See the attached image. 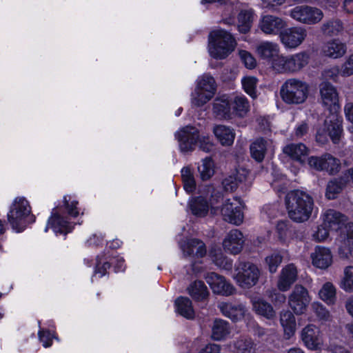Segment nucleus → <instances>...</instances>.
I'll return each mask as SVG.
<instances>
[{"label": "nucleus", "mask_w": 353, "mask_h": 353, "mask_svg": "<svg viewBox=\"0 0 353 353\" xmlns=\"http://www.w3.org/2000/svg\"><path fill=\"white\" fill-rule=\"evenodd\" d=\"M285 204L289 217L297 223L307 221L314 208L312 197L301 190L289 192L285 198Z\"/></svg>", "instance_id": "f257e3e1"}, {"label": "nucleus", "mask_w": 353, "mask_h": 353, "mask_svg": "<svg viewBox=\"0 0 353 353\" xmlns=\"http://www.w3.org/2000/svg\"><path fill=\"white\" fill-rule=\"evenodd\" d=\"M236 46L234 37L225 30L217 28L209 34L208 50L210 56L215 59H226L234 51Z\"/></svg>", "instance_id": "f03ea898"}, {"label": "nucleus", "mask_w": 353, "mask_h": 353, "mask_svg": "<svg viewBox=\"0 0 353 353\" xmlns=\"http://www.w3.org/2000/svg\"><path fill=\"white\" fill-rule=\"evenodd\" d=\"M174 137L178 141L180 151L183 154L192 152L197 144L205 152H210L212 148L210 137L200 134L199 130L192 126L181 128L175 132Z\"/></svg>", "instance_id": "7ed1b4c3"}, {"label": "nucleus", "mask_w": 353, "mask_h": 353, "mask_svg": "<svg viewBox=\"0 0 353 353\" xmlns=\"http://www.w3.org/2000/svg\"><path fill=\"white\" fill-rule=\"evenodd\" d=\"M7 218L12 228L17 232L23 231L29 223L35 221V217L31 214L30 203L23 196H18L13 200Z\"/></svg>", "instance_id": "20e7f679"}, {"label": "nucleus", "mask_w": 353, "mask_h": 353, "mask_svg": "<svg viewBox=\"0 0 353 353\" xmlns=\"http://www.w3.org/2000/svg\"><path fill=\"white\" fill-rule=\"evenodd\" d=\"M217 85L214 77L208 74L199 76L191 94L190 101L193 107L200 108L208 103L215 95Z\"/></svg>", "instance_id": "39448f33"}, {"label": "nucleus", "mask_w": 353, "mask_h": 353, "mask_svg": "<svg viewBox=\"0 0 353 353\" xmlns=\"http://www.w3.org/2000/svg\"><path fill=\"white\" fill-rule=\"evenodd\" d=\"M280 94L283 101L288 104H301L308 97L309 85L303 81L291 78L282 85Z\"/></svg>", "instance_id": "423d86ee"}, {"label": "nucleus", "mask_w": 353, "mask_h": 353, "mask_svg": "<svg viewBox=\"0 0 353 353\" xmlns=\"http://www.w3.org/2000/svg\"><path fill=\"white\" fill-rule=\"evenodd\" d=\"M343 119L339 113H330L325 119L323 125L316 132V140L321 144L327 142L328 137L334 143H338L343 135Z\"/></svg>", "instance_id": "0eeeda50"}, {"label": "nucleus", "mask_w": 353, "mask_h": 353, "mask_svg": "<svg viewBox=\"0 0 353 353\" xmlns=\"http://www.w3.org/2000/svg\"><path fill=\"white\" fill-rule=\"evenodd\" d=\"M243 205L241 201L235 197L225 200L221 210L216 205L214 199L210 202V210L212 214L221 213L225 221L236 225L243 223Z\"/></svg>", "instance_id": "6e6552de"}, {"label": "nucleus", "mask_w": 353, "mask_h": 353, "mask_svg": "<svg viewBox=\"0 0 353 353\" xmlns=\"http://www.w3.org/2000/svg\"><path fill=\"white\" fill-rule=\"evenodd\" d=\"M288 15L294 21L304 25L318 24L324 17L321 9L307 4L294 6L288 10Z\"/></svg>", "instance_id": "1a4fd4ad"}, {"label": "nucleus", "mask_w": 353, "mask_h": 353, "mask_svg": "<svg viewBox=\"0 0 353 353\" xmlns=\"http://www.w3.org/2000/svg\"><path fill=\"white\" fill-rule=\"evenodd\" d=\"M260 275V270L256 265L239 262L235 266L233 278L241 288L248 289L256 284Z\"/></svg>", "instance_id": "9d476101"}, {"label": "nucleus", "mask_w": 353, "mask_h": 353, "mask_svg": "<svg viewBox=\"0 0 353 353\" xmlns=\"http://www.w3.org/2000/svg\"><path fill=\"white\" fill-rule=\"evenodd\" d=\"M309 56L301 52L289 56H283L274 63V70L281 73H294L300 71L308 63Z\"/></svg>", "instance_id": "9b49d317"}, {"label": "nucleus", "mask_w": 353, "mask_h": 353, "mask_svg": "<svg viewBox=\"0 0 353 353\" xmlns=\"http://www.w3.org/2000/svg\"><path fill=\"white\" fill-rule=\"evenodd\" d=\"M312 301L309 291L301 285H296L288 298V304L294 314L301 315L305 313Z\"/></svg>", "instance_id": "f8f14e48"}, {"label": "nucleus", "mask_w": 353, "mask_h": 353, "mask_svg": "<svg viewBox=\"0 0 353 353\" xmlns=\"http://www.w3.org/2000/svg\"><path fill=\"white\" fill-rule=\"evenodd\" d=\"M180 248L183 256L192 263V270L196 273L200 272L199 268L196 265V263L197 260L203 258L206 254L205 243L198 239H187L180 243Z\"/></svg>", "instance_id": "ddd939ff"}, {"label": "nucleus", "mask_w": 353, "mask_h": 353, "mask_svg": "<svg viewBox=\"0 0 353 353\" xmlns=\"http://www.w3.org/2000/svg\"><path fill=\"white\" fill-rule=\"evenodd\" d=\"M307 36V30L296 26L285 29L280 33V41L285 48L296 49L300 46Z\"/></svg>", "instance_id": "4468645a"}, {"label": "nucleus", "mask_w": 353, "mask_h": 353, "mask_svg": "<svg viewBox=\"0 0 353 353\" xmlns=\"http://www.w3.org/2000/svg\"><path fill=\"white\" fill-rule=\"evenodd\" d=\"M320 101L330 113H339L340 110L339 94L334 85L328 82L320 85Z\"/></svg>", "instance_id": "2eb2a0df"}, {"label": "nucleus", "mask_w": 353, "mask_h": 353, "mask_svg": "<svg viewBox=\"0 0 353 353\" xmlns=\"http://www.w3.org/2000/svg\"><path fill=\"white\" fill-rule=\"evenodd\" d=\"M301 338L305 346L311 350H321L323 346V339L320 329L313 324L303 328Z\"/></svg>", "instance_id": "dca6fc26"}, {"label": "nucleus", "mask_w": 353, "mask_h": 353, "mask_svg": "<svg viewBox=\"0 0 353 353\" xmlns=\"http://www.w3.org/2000/svg\"><path fill=\"white\" fill-rule=\"evenodd\" d=\"M260 30L265 34L280 36V33L287 27L286 21L282 18L265 14L261 17L259 24Z\"/></svg>", "instance_id": "f3484780"}, {"label": "nucleus", "mask_w": 353, "mask_h": 353, "mask_svg": "<svg viewBox=\"0 0 353 353\" xmlns=\"http://www.w3.org/2000/svg\"><path fill=\"white\" fill-rule=\"evenodd\" d=\"M205 279L214 294L230 296L235 292L234 287L223 276L216 273H208Z\"/></svg>", "instance_id": "a211bd4d"}, {"label": "nucleus", "mask_w": 353, "mask_h": 353, "mask_svg": "<svg viewBox=\"0 0 353 353\" xmlns=\"http://www.w3.org/2000/svg\"><path fill=\"white\" fill-rule=\"evenodd\" d=\"M308 164L317 170H326L330 174L336 173L340 168L339 160L330 154H325L321 157H311L308 159Z\"/></svg>", "instance_id": "6ab92c4d"}, {"label": "nucleus", "mask_w": 353, "mask_h": 353, "mask_svg": "<svg viewBox=\"0 0 353 353\" xmlns=\"http://www.w3.org/2000/svg\"><path fill=\"white\" fill-rule=\"evenodd\" d=\"M298 270L293 263L283 266L278 276L276 287L281 292L288 291L291 286L296 281Z\"/></svg>", "instance_id": "aec40b11"}, {"label": "nucleus", "mask_w": 353, "mask_h": 353, "mask_svg": "<svg viewBox=\"0 0 353 353\" xmlns=\"http://www.w3.org/2000/svg\"><path fill=\"white\" fill-rule=\"evenodd\" d=\"M245 243V237L243 233L236 229L230 230L223 240V249L232 254H237L241 252Z\"/></svg>", "instance_id": "412c9836"}, {"label": "nucleus", "mask_w": 353, "mask_h": 353, "mask_svg": "<svg viewBox=\"0 0 353 353\" xmlns=\"http://www.w3.org/2000/svg\"><path fill=\"white\" fill-rule=\"evenodd\" d=\"M60 210L54 208L52 210L51 216L48 219L45 232L51 228L55 234H66L72 231V225L66 219L62 217L59 214Z\"/></svg>", "instance_id": "4be33fe9"}, {"label": "nucleus", "mask_w": 353, "mask_h": 353, "mask_svg": "<svg viewBox=\"0 0 353 353\" xmlns=\"http://www.w3.org/2000/svg\"><path fill=\"white\" fill-rule=\"evenodd\" d=\"M279 52L280 48L279 45L271 41H263L257 45L256 48V53L259 57L270 63L273 69L274 61L281 57Z\"/></svg>", "instance_id": "5701e85b"}, {"label": "nucleus", "mask_w": 353, "mask_h": 353, "mask_svg": "<svg viewBox=\"0 0 353 353\" xmlns=\"http://www.w3.org/2000/svg\"><path fill=\"white\" fill-rule=\"evenodd\" d=\"M212 111L217 118L222 119H232L231 95L223 94L217 97L212 103Z\"/></svg>", "instance_id": "b1692460"}, {"label": "nucleus", "mask_w": 353, "mask_h": 353, "mask_svg": "<svg viewBox=\"0 0 353 353\" xmlns=\"http://www.w3.org/2000/svg\"><path fill=\"white\" fill-rule=\"evenodd\" d=\"M310 258L312 265L321 270L329 268L333 261L331 250L323 246H316L311 253Z\"/></svg>", "instance_id": "393cba45"}, {"label": "nucleus", "mask_w": 353, "mask_h": 353, "mask_svg": "<svg viewBox=\"0 0 353 353\" xmlns=\"http://www.w3.org/2000/svg\"><path fill=\"white\" fill-rule=\"evenodd\" d=\"M250 150L251 157L256 161L261 162L263 161L267 152L273 150V144L270 140L259 138L251 143Z\"/></svg>", "instance_id": "a878e982"}, {"label": "nucleus", "mask_w": 353, "mask_h": 353, "mask_svg": "<svg viewBox=\"0 0 353 353\" xmlns=\"http://www.w3.org/2000/svg\"><path fill=\"white\" fill-rule=\"evenodd\" d=\"M346 50V45L339 39H332L324 43L321 48L322 54L332 59L343 57Z\"/></svg>", "instance_id": "bb28decb"}, {"label": "nucleus", "mask_w": 353, "mask_h": 353, "mask_svg": "<svg viewBox=\"0 0 353 353\" xmlns=\"http://www.w3.org/2000/svg\"><path fill=\"white\" fill-rule=\"evenodd\" d=\"M213 134L217 141L223 146L232 145L235 139L233 128L225 125H216L212 129Z\"/></svg>", "instance_id": "cd10ccee"}, {"label": "nucleus", "mask_w": 353, "mask_h": 353, "mask_svg": "<svg viewBox=\"0 0 353 353\" xmlns=\"http://www.w3.org/2000/svg\"><path fill=\"white\" fill-rule=\"evenodd\" d=\"M294 314L290 310H283L280 313V323L286 339H290L296 332V322Z\"/></svg>", "instance_id": "c85d7f7f"}, {"label": "nucleus", "mask_w": 353, "mask_h": 353, "mask_svg": "<svg viewBox=\"0 0 353 353\" xmlns=\"http://www.w3.org/2000/svg\"><path fill=\"white\" fill-rule=\"evenodd\" d=\"M249 176L250 172L247 169L239 168L236 170V173L233 176H230L223 180V187L227 191H234L239 183L246 182Z\"/></svg>", "instance_id": "c756f323"}, {"label": "nucleus", "mask_w": 353, "mask_h": 353, "mask_svg": "<svg viewBox=\"0 0 353 353\" xmlns=\"http://www.w3.org/2000/svg\"><path fill=\"white\" fill-rule=\"evenodd\" d=\"M346 221L345 216L334 210H326L323 215V223L330 230H338L341 228Z\"/></svg>", "instance_id": "7c9ffc66"}, {"label": "nucleus", "mask_w": 353, "mask_h": 353, "mask_svg": "<svg viewBox=\"0 0 353 353\" xmlns=\"http://www.w3.org/2000/svg\"><path fill=\"white\" fill-rule=\"evenodd\" d=\"M283 152L291 159L301 163L305 162L309 154V149L301 143L288 144L283 148Z\"/></svg>", "instance_id": "2f4dec72"}, {"label": "nucleus", "mask_w": 353, "mask_h": 353, "mask_svg": "<svg viewBox=\"0 0 353 353\" xmlns=\"http://www.w3.org/2000/svg\"><path fill=\"white\" fill-rule=\"evenodd\" d=\"M219 308L225 316L234 321L241 320L245 314V309L242 305L221 303L219 304Z\"/></svg>", "instance_id": "473e14b6"}, {"label": "nucleus", "mask_w": 353, "mask_h": 353, "mask_svg": "<svg viewBox=\"0 0 353 353\" xmlns=\"http://www.w3.org/2000/svg\"><path fill=\"white\" fill-rule=\"evenodd\" d=\"M346 239L339 249L341 257L353 258V223H348L346 227Z\"/></svg>", "instance_id": "72a5a7b5"}, {"label": "nucleus", "mask_w": 353, "mask_h": 353, "mask_svg": "<svg viewBox=\"0 0 353 353\" xmlns=\"http://www.w3.org/2000/svg\"><path fill=\"white\" fill-rule=\"evenodd\" d=\"M232 117H245L250 110L249 102L243 95H231Z\"/></svg>", "instance_id": "f704fd0d"}, {"label": "nucleus", "mask_w": 353, "mask_h": 353, "mask_svg": "<svg viewBox=\"0 0 353 353\" xmlns=\"http://www.w3.org/2000/svg\"><path fill=\"white\" fill-rule=\"evenodd\" d=\"M212 261L219 268L230 270L232 268V261L223 255L219 248H212L209 252Z\"/></svg>", "instance_id": "c9c22d12"}, {"label": "nucleus", "mask_w": 353, "mask_h": 353, "mask_svg": "<svg viewBox=\"0 0 353 353\" xmlns=\"http://www.w3.org/2000/svg\"><path fill=\"white\" fill-rule=\"evenodd\" d=\"M254 19V11L251 9L242 10L238 14V30L241 33L250 31Z\"/></svg>", "instance_id": "e433bc0d"}, {"label": "nucleus", "mask_w": 353, "mask_h": 353, "mask_svg": "<svg viewBox=\"0 0 353 353\" xmlns=\"http://www.w3.org/2000/svg\"><path fill=\"white\" fill-rule=\"evenodd\" d=\"M276 234L278 241L288 245L292 239L293 232L287 221H279L276 226Z\"/></svg>", "instance_id": "4c0bfd02"}, {"label": "nucleus", "mask_w": 353, "mask_h": 353, "mask_svg": "<svg viewBox=\"0 0 353 353\" xmlns=\"http://www.w3.org/2000/svg\"><path fill=\"white\" fill-rule=\"evenodd\" d=\"M188 205L192 213L199 217L205 216L210 208L209 204L203 196L192 198Z\"/></svg>", "instance_id": "58836bf2"}, {"label": "nucleus", "mask_w": 353, "mask_h": 353, "mask_svg": "<svg viewBox=\"0 0 353 353\" xmlns=\"http://www.w3.org/2000/svg\"><path fill=\"white\" fill-rule=\"evenodd\" d=\"M176 312L182 316L191 319L194 316V311L193 310L191 301L186 297H179L176 299L175 303Z\"/></svg>", "instance_id": "ea45409f"}, {"label": "nucleus", "mask_w": 353, "mask_h": 353, "mask_svg": "<svg viewBox=\"0 0 353 353\" xmlns=\"http://www.w3.org/2000/svg\"><path fill=\"white\" fill-rule=\"evenodd\" d=\"M252 303L254 310L258 314L268 319H273L275 316V312L272 305L263 299L260 298H253Z\"/></svg>", "instance_id": "a19ab883"}, {"label": "nucleus", "mask_w": 353, "mask_h": 353, "mask_svg": "<svg viewBox=\"0 0 353 353\" xmlns=\"http://www.w3.org/2000/svg\"><path fill=\"white\" fill-rule=\"evenodd\" d=\"M197 170L202 181H208L212 178L215 172L214 162L211 158L206 157L201 160L198 165Z\"/></svg>", "instance_id": "79ce46f5"}, {"label": "nucleus", "mask_w": 353, "mask_h": 353, "mask_svg": "<svg viewBox=\"0 0 353 353\" xmlns=\"http://www.w3.org/2000/svg\"><path fill=\"white\" fill-rule=\"evenodd\" d=\"M230 334L228 323L223 320H215L212 328V337L215 341L225 339Z\"/></svg>", "instance_id": "37998d69"}, {"label": "nucleus", "mask_w": 353, "mask_h": 353, "mask_svg": "<svg viewBox=\"0 0 353 353\" xmlns=\"http://www.w3.org/2000/svg\"><path fill=\"white\" fill-rule=\"evenodd\" d=\"M336 290L330 282L324 283L319 292V297L327 305H333L336 302Z\"/></svg>", "instance_id": "c03bdc74"}, {"label": "nucleus", "mask_w": 353, "mask_h": 353, "mask_svg": "<svg viewBox=\"0 0 353 353\" xmlns=\"http://www.w3.org/2000/svg\"><path fill=\"white\" fill-rule=\"evenodd\" d=\"M188 292L190 296L196 300H203L209 294L207 287L203 282L195 281L188 288Z\"/></svg>", "instance_id": "a18cd8bd"}, {"label": "nucleus", "mask_w": 353, "mask_h": 353, "mask_svg": "<svg viewBox=\"0 0 353 353\" xmlns=\"http://www.w3.org/2000/svg\"><path fill=\"white\" fill-rule=\"evenodd\" d=\"M340 288L346 292H353V266L344 268L343 276L339 283Z\"/></svg>", "instance_id": "49530a36"}, {"label": "nucleus", "mask_w": 353, "mask_h": 353, "mask_svg": "<svg viewBox=\"0 0 353 353\" xmlns=\"http://www.w3.org/2000/svg\"><path fill=\"white\" fill-rule=\"evenodd\" d=\"M322 32L329 36H334L343 30V25L341 20L333 19L324 23L321 26Z\"/></svg>", "instance_id": "de8ad7c7"}, {"label": "nucleus", "mask_w": 353, "mask_h": 353, "mask_svg": "<svg viewBox=\"0 0 353 353\" xmlns=\"http://www.w3.org/2000/svg\"><path fill=\"white\" fill-rule=\"evenodd\" d=\"M342 179L333 180L329 182L326 189V196L329 199H334L336 195L341 192L345 185V182Z\"/></svg>", "instance_id": "09e8293b"}, {"label": "nucleus", "mask_w": 353, "mask_h": 353, "mask_svg": "<svg viewBox=\"0 0 353 353\" xmlns=\"http://www.w3.org/2000/svg\"><path fill=\"white\" fill-rule=\"evenodd\" d=\"M241 83L245 92L251 97L255 98L257 79L252 76L245 77L241 79Z\"/></svg>", "instance_id": "8fccbe9b"}, {"label": "nucleus", "mask_w": 353, "mask_h": 353, "mask_svg": "<svg viewBox=\"0 0 353 353\" xmlns=\"http://www.w3.org/2000/svg\"><path fill=\"white\" fill-rule=\"evenodd\" d=\"M283 256L279 252H274L265 257V261L268 267L269 271L274 273L282 262Z\"/></svg>", "instance_id": "3c124183"}, {"label": "nucleus", "mask_w": 353, "mask_h": 353, "mask_svg": "<svg viewBox=\"0 0 353 353\" xmlns=\"http://www.w3.org/2000/svg\"><path fill=\"white\" fill-rule=\"evenodd\" d=\"M63 202L65 210L70 216L76 217L79 215L78 202L73 197L69 195L65 196L63 197Z\"/></svg>", "instance_id": "603ef678"}, {"label": "nucleus", "mask_w": 353, "mask_h": 353, "mask_svg": "<svg viewBox=\"0 0 353 353\" xmlns=\"http://www.w3.org/2000/svg\"><path fill=\"white\" fill-rule=\"evenodd\" d=\"M312 309L321 321H329L331 319L328 310L321 303L316 301L312 303Z\"/></svg>", "instance_id": "864d4df0"}, {"label": "nucleus", "mask_w": 353, "mask_h": 353, "mask_svg": "<svg viewBox=\"0 0 353 353\" xmlns=\"http://www.w3.org/2000/svg\"><path fill=\"white\" fill-rule=\"evenodd\" d=\"M110 263L106 261L103 256H98L97 258V264L94 272V277H102L105 275L107 270L110 268Z\"/></svg>", "instance_id": "5fc2aeb1"}, {"label": "nucleus", "mask_w": 353, "mask_h": 353, "mask_svg": "<svg viewBox=\"0 0 353 353\" xmlns=\"http://www.w3.org/2000/svg\"><path fill=\"white\" fill-rule=\"evenodd\" d=\"M239 56L247 68L253 69L256 66V60L250 52L245 50H239Z\"/></svg>", "instance_id": "6e6d98bb"}, {"label": "nucleus", "mask_w": 353, "mask_h": 353, "mask_svg": "<svg viewBox=\"0 0 353 353\" xmlns=\"http://www.w3.org/2000/svg\"><path fill=\"white\" fill-rule=\"evenodd\" d=\"M330 230L329 228H327L326 225H324V223H323L313 233L312 238L317 242L324 241L327 239Z\"/></svg>", "instance_id": "4d7b16f0"}, {"label": "nucleus", "mask_w": 353, "mask_h": 353, "mask_svg": "<svg viewBox=\"0 0 353 353\" xmlns=\"http://www.w3.org/2000/svg\"><path fill=\"white\" fill-rule=\"evenodd\" d=\"M254 345L250 339H241L235 343V347L238 353H250Z\"/></svg>", "instance_id": "13d9d810"}, {"label": "nucleus", "mask_w": 353, "mask_h": 353, "mask_svg": "<svg viewBox=\"0 0 353 353\" xmlns=\"http://www.w3.org/2000/svg\"><path fill=\"white\" fill-rule=\"evenodd\" d=\"M39 338L40 341L43 343L44 347H48L52 345V339H56L54 334L50 333L48 331L39 330Z\"/></svg>", "instance_id": "bf43d9fd"}, {"label": "nucleus", "mask_w": 353, "mask_h": 353, "mask_svg": "<svg viewBox=\"0 0 353 353\" xmlns=\"http://www.w3.org/2000/svg\"><path fill=\"white\" fill-rule=\"evenodd\" d=\"M341 72L343 76H350L353 74V53L342 65Z\"/></svg>", "instance_id": "052dcab7"}, {"label": "nucleus", "mask_w": 353, "mask_h": 353, "mask_svg": "<svg viewBox=\"0 0 353 353\" xmlns=\"http://www.w3.org/2000/svg\"><path fill=\"white\" fill-rule=\"evenodd\" d=\"M344 112L347 120L353 123V102L345 104Z\"/></svg>", "instance_id": "680f3d73"}, {"label": "nucleus", "mask_w": 353, "mask_h": 353, "mask_svg": "<svg viewBox=\"0 0 353 353\" xmlns=\"http://www.w3.org/2000/svg\"><path fill=\"white\" fill-rule=\"evenodd\" d=\"M220 347L216 344H209L201 349L199 353H219Z\"/></svg>", "instance_id": "e2e57ef3"}, {"label": "nucleus", "mask_w": 353, "mask_h": 353, "mask_svg": "<svg viewBox=\"0 0 353 353\" xmlns=\"http://www.w3.org/2000/svg\"><path fill=\"white\" fill-rule=\"evenodd\" d=\"M183 182L184 189L187 192L190 193L195 190L196 183L194 178L189 180L183 181Z\"/></svg>", "instance_id": "0e129e2a"}, {"label": "nucleus", "mask_w": 353, "mask_h": 353, "mask_svg": "<svg viewBox=\"0 0 353 353\" xmlns=\"http://www.w3.org/2000/svg\"><path fill=\"white\" fill-rule=\"evenodd\" d=\"M307 125L305 123H303L298 125L295 129V135L298 137H301L307 133Z\"/></svg>", "instance_id": "69168bd1"}, {"label": "nucleus", "mask_w": 353, "mask_h": 353, "mask_svg": "<svg viewBox=\"0 0 353 353\" xmlns=\"http://www.w3.org/2000/svg\"><path fill=\"white\" fill-rule=\"evenodd\" d=\"M181 172L183 181L194 179L193 173L189 167H185L182 168Z\"/></svg>", "instance_id": "338daca9"}, {"label": "nucleus", "mask_w": 353, "mask_h": 353, "mask_svg": "<svg viewBox=\"0 0 353 353\" xmlns=\"http://www.w3.org/2000/svg\"><path fill=\"white\" fill-rule=\"evenodd\" d=\"M345 309L347 312L352 317L353 319V295L349 296L345 301Z\"/></svg>", "instance_id": "774afa93"}]
</instances>
